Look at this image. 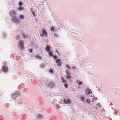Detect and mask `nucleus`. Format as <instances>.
Here are the masks:
<instances>
[{
	"label": "nucleus",
	"instance_id": "obj_1",
	"mask_svg": "<svg viewBox=\"0 0 120 120\" xmlns=\"http://www.w3.org/2000/svg\"><path fill=\"white\" fill-rule=\"evenodd\" d=\"M11 21L15 23H19L20 21L17 18V16H14L13 17H11Z\"/></svg>",
	"mask_w": 120,
	"mask_h": 120
},
{
	"label": "nucleus",
	"instance_id": "obj_2",
	"mask_svg": "<svg viewBox=\"0 0 120 120\" xmlns=\"http://www.w3.org/2000/svg\"><path fill=\"white\" fill-rule=\"evenodd\" d=\"M10 16L11 17L16 16V12L14 10L10 11H9Z\"/></svg>",
	"mask_w": 120,
	"mask_h": 120
},
{
	"label": "nucleus",
	"instance_id": "obj_3",
	"mask_svg": "<svg viewBox=\"0 0 120 120\" xmlns=\"http://www.w3.org/2000/svg\"><path fill=\"white\" fill-rule=\"evenodd\" d=\"M19 46L21 50L23 49L24 48L23 42L22 41H19Z\"/></svg>",
	"mask_w": 120,
	"mask_h": 120
},
{
	"label": "nucleus",
	"instance_id": "obj_4",
	"mask_svg": "<svg viewBox=\"0 0 120 120\" xmlns=\"http://www.w3.org/2000/svg\"><path fill=\"white\" fill-rule=\"evenodd\" d=\"M85 94L87 95L88 94H90L92 93V92L90 89H87L85 91Z\"/></svg>",
	"mask_w": 120,
	"mask_h": 120
},
{
	"label": "nucleus",
	"instance_id": "obj_5",
	"mask_svg": "<svg viewBox=\"0 0 120 120\" xmlns=\"http://www.w3.org/2000/svg\"><path fill=\"white\" fill-rule=\"evenodd\" d=\"M60 59H56L55 62L57 63V66L59 67H60L61 66V62H60Z\"/></svg>",
	"mask_w": 120,
	"mask_h": 120
},
{
	"label": "nucleus",
	"instance_id": "obj_6",
	"mask_svg": "<svg viewBox=\"0 0 120 120\" xmlns=\"http://www.w3.org/2000/svg\"><path fill=\"white\" fill-rule=\"evenodd\" d=\"M11 96L12 99L15 100L17 98V96L15 93H13L11 94Z\"/></svg>",
	"mask_w": 120,
	"mask_h": 120
},
{
	"label": "nucleus",
	"instance_id": "obj_7",
	"mask_svg": "<svg viewBox=\"0 0 120 120\" xmlns=\"http://www.w3.org/2000/svg\"><path fill=\"white\" fill-rule=\"evenodd\" d=\"M48 86L51 87H52L54 86V83L52 82H50L48 84Z\"/></svg>",
	"mask_w": 120,
	"mask_h": 120
},
{
	"label": "nucleus",
	"instance_id": "obj_8",
	"mask_svg": "<svg viewBox=\"0 0 120 120\" xmlns=\"http://www.w3.org/2000/svg\"><path fill=\"white\" fill-rule=\"evenodd\" d=\"M42 33V34L45 36L46 37L47 36V34L46 31L45 29L43 30Z\"/></svg>",
	"mask_w": 120,
	"mask_h": 120
},
{
	"label": "nucleus",
	"instance_id": "obj_9",
	"mask_svg": "<svg viewBox=\"0 0 120 120\" xmlns=\"http://www.w3.org/2000/svg\"><path fill=\"white\" fill-rule=\"evenodd\" d=\"M67 73L68 75L66 77V79H69L71 78V76L69 74V73L68 72V71H67Z\"/></svg>",
	"mask_w": 120,
	"mask_h": 120
},
{
	"label": "nucleus",
	"instance_id": "obj_10",
	"mask_svg": "<svg viewBox=\"0 0 120 120\" xmlns=\"http://www.w3.org/2000/svg\"><path fill=\"white\" fill-rule=\"evenodd\" d=\"M64 102L65 103L67 104L70 103L71 101L69 99H67L65 100H64Z\"/></svg>",
	"mask_w": 120,
	"mask_h": 120
},
{
	"label": "nucleus",
	"instance_id": "obj_11",
	"mask_svg": "<svg viewBox=\"0 0 120 120\" xmlns=\"http://www.w3.org/2000/svg\"><path fill=\"white\" fill-rule=\"evenodd\" d=\"M45 49L48 52L50 51V46H49L48 45H47L45 48Z\"/></svg>",
	"mask_w": 120,
	"mask_h": 120
},
{
	"label": "nucleus",
	"instance_id": "obj_12",
	"mask_svg": "<svg viewBox=\"0 0 120 120\" xmlns=\"http://www.w3.org/2000/svg\"><path fill=\"white\" fill-rule=\"evenodd\" d=\"M3 70L4 72H6L8 71V68L6 67H4L3 68Z\"/></svg>",
	"mask_w": 120,
	"mask_h": 120
},
{
	"label": "nucleus",
	"instance_id": "obj_13",
	"mask_svg": "<svg viewBox=\"0 0 120 120\" xmlns=\"http://www.w3.org/2000/svg\"><path fill=\"white\" fill-rule=\"evenodd\" d=\"M76 82L78 83L79 85H82L83 83L81 81H76Z\"/></svg>",
	"mask_w": 120,
	"mask_h": 120
},
{
	"label": "nucleus",
	"instance_id": "obj_14",
	"mask_svg": "<svg viewBox=\"0 0 120 120\" xmlns=\"http://www.w3.org/2000/svg\"><path fill=\"white\" fill-rule=\"evenodd\" d=\"M37 117L39 119L42 118L43 116L41 114H39L37 116Z\"/></svg>",
	"mask_w": 120,
	"mask_h": 120
},
{
	"label": "nucleus",
	"instance_id": "obj_15",
	"mask_svg": "<svg viewBox=\"0 0 120 120\" xmlns=\"http://www.w3.org/2000/svg\"><path fill=\"white\" fill-rule=\"evenodd\" d=\"M80 99L83 102H85V98L84 97L82 96L80 98Z\"/></svg>",
	"mask_w": 120,
	"mask_h": 120
},
{
	"label": "nucleus",
	"instance_id": "obj_16",
	"mask_svg": "<svg viewBox=\"0 0 120 120\" xmlns=\"http://www.w3.org/2000/svg\"><path fill=\"white\" fill-rule=\"evenodd\" d=\"M16 95H17V96H20L21 95V94H20V92L18 91H17L16 92H15Z\"/></svg>",
	"mask_w": 120,
	"mask_h": 120
},
{
	"label": "nucleus",
	"instance_id": "obj_17",
	"mask_svg": "<svg viewBox=\"0 0 120 120\" xmlns=\"http://www.w3.org/2000/svg\"><path fill=\"white\" fill-rule=\"evenodd\" d=\"M49 56H52L53 55L52 54V52L49 51L48 52Z\"/></svg>",
	"mask_w": 120,
	"mask_h": 120
},
{
	"label": "nucleus",
	"instance_id": "obj_18",
	"mask_svg": "<svg viewBox=\"0 0 120 120\" xmlns=\"http://www.w3.org/2000/svg\"><path fill=\"white\" fill-rule=\"evenodd\" d=\"M65 66L66 67V68H68V69H69L71 68L70 67L69 65L67 64Z\"/></svg>",
	"mask_w": 120,
	"mask_h": 120
},
{
	"label": "nucleus",
	"instance_id": "obj_19",
	"mask_svg": "<svg viewBox=\"0 0 120 120\" xmlns=\"http://www.w3.org/2000/svg\"><path fill=\"white\" fill-rule=\"evenodd\" d=\"M62 80V82L63 83H66V81L64 79V78L63 77H62L61 78Z\"/></svg>",
	"mask_w": 120,
	"mask_h": 120
},
{
	"label": "nucleus",
	"instance_id": "obj_20",
	"mask_svg": "<svg viewBox=\"0 0 120 120\" xmlns=\"http://www.w3.org/2000/svg\"><path fill=\"white\" fill-rule=\"evenodd\" d=\"M85 101L88 104H89L90 103V101L89 99H87L85 100Z\"/></svg>",
	"mask_w": 120,
	"mask_h": 120
},
{
	"label": "nucleus",
	"instance_id": "obj_21",
	"mask_svg": "<svg viewBox=\"0 0 120 120\" xmlns=\"http://www.w3.org/2000/svg\"><path fill=\"white\" fill-rule=\"evenodd\" d=\"M19 17L21 19H23L24 18V16L22 15H20L19 16Z\"/></svg>",
	"mask_w": 120,
	"mask_h": 120
},
{
	"label": "nucleus",
	"instance_id": "obj_22",
	"mask_svg": "<svg viewBox=\"0 0 120 120\" xmlns=\"http://www.w3.org/2000/svg\"><path fill=\"white\" fill-rule=\"evenodd\" d=\"M20 7L18 8V10H22L23 9V8L21 7V6H20Z\"/></svg>",
	"mask_w": 120,
	"mask_h": 120
},
{
	"label": "nucleus",
	"instance_id": "obj_23",
	"mask_svg": "<svg viewBox=\"0 0 120 120\" xmlns=\"http://www.w3.org/2000/svg\"><path fill=\"white\" fill-rule=\"evenodd\" d=\"M64 86L65 88H67L68 87V85L66 83H65L64 84Z\"/></svg>",
	"mask_w": 120,
	"mask_h": 120
},
{
	"label": "nucleus",
	"instance_id": "obj_24",
	"mask_svg": "<svg viewBox=\"0 0 120 120\" xmlns=\"http://www.w3.org/2000/svg\"><path fill=\"white\" fill-rule=\"evenodd\" d=\"M36 57L37 58H38L39 59H41V56H39L38 55H37Z\"/></svg>",
	"mask_w": 120,
	"mask_h": 120
},
{
	"label": "nucleus",
	"instance_id": "obj_25",
	"mask_svg": "<svg viewBox=\"0 0 120 120\" xmlns=\"http://www.w3.org/2000/svg\"><path fill=\"white\" fill-rule=\"evenodd\" d=\"M56 106L57 108L58 109H59L60 107L57 104L56 105Z\"/></svg>",
	"mask_w": 120,
	"mask_h": 120
},
{
	"label": "nucleus",
	"instance_id": "obj_26",
	"mask_svg": "<svg viewBox=\"0 0 120 120\" xmlns=\"http://www.w3.org/2000/svg\"><path fill=\"white\" fill-rule=\"evenodd\" d=\"M32 14L34 16H35L36 13L34 12L32 13Z\"/></svg>",
	"mask_w": 120,
	"mask_h": 120
},
{
	"label": "nucleus",
	"instance_id": "obj_27",
	"mask_svg": "<svg viewBox=\"0 0 120 120\" xmlns=\"http://www.w3.org/2000/svg\"><path fill=\"white\" fill-rule=\"evenodd\" d=\"M30 11L32 13L33 12H34V11H33V9L32 8H31V9H30Z\"/></svg>",
	"mask_w": 120,
	"mask_h": 120
},
{
	"label": "nucleus",
	"instance_id": "obj_28",
	"mask_svg": "<svg viewBox=\"0 0 120 120\" xmlns=\"http://www.w3.org/2000/svg\"><path fill=\"white\" fill-rule=\"evenodd\" d=\"M49 71L51 73H52L53 72V70L51 69H50L49 70Z\"/></svg>",
	"mask_w": 120,
	"mask_h": 120
},
{
	"label": "nucleus",
	"instance_id": "obj_29",
	"mask_svg": "<svg viewBox=\"0 0 120 120\" xmlns=\"http://www.w3.org/2000/svg\"><path fill=\"white\" fill-rule=\"evenodd\" d=\"M29 51L30 52H32L33 51V50L32 49H29Z\"/></svg>",
	"mask_w": 120,
	"mask_h": 120
},
{
	"label": "nucleus",
	"instance_id": "obj_30",
	"mask_svg": "<svg viewBox=\"0 0 120 120\" xmlns=\"http://www.w3.org/2000/svg\"><path fill=\"white\" fill-rule=\"evenodd\" d=\"M53 58L54 59H56L57 58V56H53Z\"/></svg>",
	"mask_w": 120,
	"mask_h": 120
},
{
	"label": "nucleus",
	"instance_id": "obj_31",
	"mask_svg": "<svg viewBox=\"0 0 120 120\" xmlns=\"http://www.w3.org/2000/svg\"><path fill=\"white\" fill-rule=\"evenodd\" d=\"M51 30L52 31H53L54 30V27H52Z\"/></svg>",
	"mask_w": 120,
	"mask_h": 120
},
{
	"label": "nucleus",
	"instance_id": "obj_32",
	"mask_svg": "<svg viewBox=\"0 0 120 120\" xmlns=\"http://www.w3.org/2000/svg\"><path fill=\"white\" fill-rule=\"evenodd\" d=\"M22 4V3L21 2H20L19 3V4L20 6H21V5Z\"/></svg>",
	"mask_w": 120,
	"mask_h": 120
},
{
	"label": "nucleus",
	"instance_id": "obj_33",
	"mask_svg": "<svg viewBox=\"0 0 120 120\" xmlns=\"http://www.w3.org/2000/svg\"><path fill=\"white\" fill-rule=\"evenodd\" d=\"M76 68V67H75V66H73L72 67V68L73 69H75Z\"/></svg>",
	"mask_w": 120,
	"mask_h": 120
},
{
	"label": "nucleus",
	"instance_id": "obj_34",
	"mask_svg": "<svg viewBox=\"0 0 120 120\" xmlns=\"http://www.w3.org/2000/svg\"><path fill=\"white\" fill-rule=\"evenodd\" d=\"M18 104H19L21 105L22 104V103L21 102H19V103Z\"/></svg>",
	"mask_w": 120,
	"mask_h": 120
},
{
	"label": "nucleus",
	"instance_id": "obj_35",
	"mask_svg": "<svg viewBox=\"0 0 120 120\" xmlns=\"http://www.w3.org/2000/svg\"><path fill=\"white\" fill-rule=\"evenodd\" d=\"M40 35L41 36H42V37H43V35H42V34H40Z\"/></svg>",
	"mask_w": 120,
	"mask_h": 120
},
{
	"label": "nucleus",
	"instance_id": "obj_36",
	"mask_svg": "<svg viewBox=\"0 0 120 120\" xmlns=\"http://www.w3.org/2000/svg\"><path fill=\"white\" fill-rule=\"evenodd\" d=\"M54 35L55 36H57V35H56V33H55V34H54Z\"/></svg>",
	"mask_w": 120,
	"mask_h": 120
}]
</instances>
